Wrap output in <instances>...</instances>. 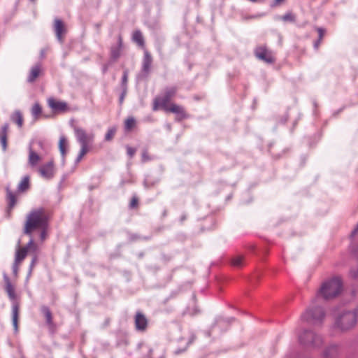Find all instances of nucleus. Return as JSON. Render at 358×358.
Masks as SVG:
<instances>
[{
    "instance_id": "f257e3e1",
    "label": "nucleus",
    "mask_w": 358,
    "mask_h": 358,
    "mask_svg": "<svg viewBox=\"0 0 358 358\" xmlns=\"http://www.w3.org/2000/svg\"><path fill=\"white\" fill-rule=\"evenodd\" d=\"M342 287V281L339 277H334L324 282L312 302L313 306L303 313L302 318L312 324L320 323L324 317V313L321 307L316 306L320 304L322 299L329 300L338 296Z\"/></svg>"
},
{
    "instance_id": "f03ea898",
    "label": "nucleus",
    "mask_w": 358,
    "mask_h": 358,
    "mask_svg": "<svg viewBox=\"0 0 358 358\" xmlns=\"http://www.w3.org/2000/svg\"><path fill=\"white\" fill-rule=\"evenodd\" d=\"M177 91L178 88L175 86L166 87L161 95L154 99L152 110L157 111L163 109L166 112L176 114L179 120L186 118L187 115L184 108L170 102L176 95Z\"/></svg>"
},
{
    "instance_id": "7ed1b4c3",
    "label": "nucleus",
    "mask_w": 358,
    "mask_h": 358,
    "mask_svg": "<svg viewBox=\"0 0 358 358\" xmlns=\"http://www.w3.org/2000/svg\"><path fill=\"white\" fill-rule=\"evenodd\" d=\"M49 219V212L43 208L31 210L26 215L23 233L31 237L34 231L48 227Z\"/></svg>"
},
{
    "instance_id": "20e7f679",
    "label": "nucleus",
    "mask_w": 358,
    "mask_h": 358,
    "mask_svg": "<svg viewBox=\"0 0 358 358\" xmlns=\"http://www.w3.org/2000/svg\"><path fill=\"white\" fill-rule=\"evenodd\" d=\"M357 315L358 309L356 305L342 310L336 319V327L343 331L351 329L357 323Z\"/></svg>"
},
{
    "instance_id": "39448f33",
    "label": "nucleus",
    "mask_w": 358,
    "mask_h": 358,
    "mask_svg": "<svg viewBox=\"0 0 358 358\" xmlns=\"http://www.w3.org/2000/svg\"><path fill=\"white\" fill-rule=\"evenodd\" d=\"M37 250L38 246L34 243L33 238H31L25 246L19 247L16 250L14 262L21 264L28 252H36Z\"/></svg>"
},
{
    "instance_id": "423d86ee",
    "label": "nucleus",
    "mask_w": 358,
    "mask_h": 358,
    "mask_svg": "<svg viewBox=\"0 0 358 358\" xmlns=\"http://www.w3.org/2000/svg\"><path fill=\"white\" fill-rule=\"evenodd\" d=\"M255 57L267 64H273L275 62V57L271 50L266 45H261L255 49Z\"/></svg>"
},
{
    "instance_id": "0eeeda50",
    "label": "nucleus",
    "mask_w": 358,
    "mask_h": 358,
    "mask_svg": "<svg viewBox=\"0 0 358 358\" xmlns=\"http://www.w3.org/2000/svg\"><path fill=\"white\" fill-rule=\"evenodd\" d=\"M299 340L301 343L313 347L320 346L322 342L321 337L312 331H304L299 336Z\"/></svg>"
},
{
    "instance_id": "6e6552de",
    "label": "nucleus",
    "mask_w": 358,
    "mask_h": 358,
    "mask_svg": "<svg viewBox=\"0 0 358 358\" xmlns=\"http://www.w3.org/2000/svg\"><path fill=\"white\" fill-rule=\"evenodd\" d=\"M41 176L45 179L50 180L55 176L56 168L53 159L42 164L38 168Z\"/></svg>"
},
{
    "instance_id": "1a4fd4ad",
    "label": "nucleus",
    "mask_w": 358,
    "mask_h": 358,
    "mask_svg": "<svg viewBox=\"0 0 358 358\" xmlns=\"http://www.w3.org/2000/svg\"><path fill=\"white\" fill-rule=\"evenodd\" d=\"M48 106L55 113H64L69 110L67 103L65 101L58 100L54 97H49L47 99Z\"/></svg>"
},
{
    "instance_id": "9d476101",
    "label": "nucleus",
    "mask_w": 358,
    "mask_h": 358,
    "mask_svg": "<svg viewBox=\"0 0 358 358\" xmlns=\"http://www.w3.org/2000/svg\"><path fill=\"white\" fill-rule=\"evenodd\" d=\"M74 131L76 138L80 145H89L93 141L94 134H87L85 129L80 127H76Z\"/></svg>"
},
{
    "instance_id": "9b49d317",
    "label": "nucleus",
    "mask_w": 358,
    "mask_h": 358,
    "mask_svg": "<svg viewBox=\"0 0 358 358\" xmlns=\"http://www.w3.org/2000/svg\"><path fill=\"white\" fill-rule=\"evenodd\" d=\"M134 323L136 329L143 332L148 328V320L143 313L138 311L134 317Z\"/></svg>"
},
{
    "instance_id": "f8f14e48",
    "label": "nucleus",
    "mask_w": 358,
    "mask_h": 358,
    "mask_svg": "<svg viewBox=\"0 0 358 358\" xmlns=\"http://www.w3.org/2000/svg\"><path fill=\"white\" fill-rule=\"evenodd\" d=\"M43 74L42 65L37 64L31 67L30 69L29 76L27 77V81L29 83L34 82L41 75Z\"/></svg>"
},
{
    "instance_id": "ddd939ff",
    "label": "nucleus",
    "mask_w": 358,
    "mask_h": 358,
    "mask_svg": "<svg viewBox=\"0 0 358 358\" xmlns=\"http://www.w3.org/2000/svg\"><path fill=\"white\" fill-rule=\"evenodd\" d=\"M41 156H40L31 148H29L28 155V165L32 169L35 168L41 161Z\"/></svg>"
},
{
    "instance_id": "4468645a",
    "label": "nucleus",
    "mask_w": 358,
    "mask_h": 358,
    "mask_svg": "<svg viewBox=\"0 0 358 358\" xmlns=\"http://www.w3.org/2000/svg\"><path fill=\"white\" fill-rule=\"evenodd\" d=\"M6 199L8 203V211L10 214L17 203V196L8 187L6 188Z\"/></svg>"
},
{
    "instance_id": "2eb2a0df",
    "label": "nucleus",
    "mask_w": 358,
    "mask_h": 358,
    "mask_svg": "<svg viewBox=\"0 0 358 358\" xmlns=\"http://www.w3.org/2000/svg\"><path fill=\"white\" fill-rule=\"evenodd\" d=\"M55 31L56 36L59 41H62L63 35L66 32L64 24L61 20L56 19L54 23Z\"/></svg>"
},
{
    "instance_id": "dca6fc26",
    "label": "nucleus",
    "mask_w": 358,
    "mask_h": 358,
    "mask_svg": "<svg viewBox=\"0 0 358 358\" xmlns=\"http://www.w3.org/2000/svg\"><path fill=\"white\" fill-rule=\"evenodd\" d=\"M122 45H123L122 37L120 35H119L117 46L112 47L110 49V57L113 59L116 60L120 57V56L121 55V50L122 48Z\"/></svg>"
},
{
    "instance_id": "f3484780",
    "label": "nucleus",
    "mask_w": 358,
    "mask_h": 358,
    "mask_svg": "<svg viewBox=\"0 0 358 358\" xmlns=\"http://www.w3.org/2000/svg\"><path fill=\"white\" fill-rule=\"evenodd\" d=\"M9 126L8 124L3 125L0 130V143L3 150L7 148V138L8 134Z\"/></svg>"
},
{
    "instance_id": "a211bd4d",
    "label": "nucleus",
    "mask_w": 358,
    "mask_h": 358,
    "mask_svg": "<svg viewBox=\"0 0 358 358\" xmlns=\"http://www.w3.org/2000/svg\"><path fill=\"white\" fill-rule=\"evenodd\" d=\"M152 63V57L150 53L147 50H144V56L143 59V70L144 72L148 73L150 72L151 65Z\"/></svg>"
},
{
    "instance_id": "6ab92c4d",
    "label": "nucleus",
    "mask_w": 358,
    "mask_h": 358,
    "mask_svg": "<svg viewBox=\"0 0 358 358\" xmlns=\"http://www.w3.org/2000/svg\"><path fill=\"white\" fill-rule=\"evenodd\" d=\"M338 348L336 345H329L324 352V358H336L338 355Z\"/></svg>"
},
{
    "instance_id": "aec40b11",
    "label": "nucleus",
    "mask_w": 358,
    "mask_h": 358,
    "mask_svg": "<svg viewBox=\"0 0 358 358\" xmlns=\"http://www.w3.org/2000/svg\"><path fill=\"white\" fill-rule=\"evenodd\" d=\"M352 253L355 257L358 259V245L352 246ZM349 275L352 279H358V264L357 266L352 268L350 269Z\"/></svg>"
},
{
    "instance_id": "412c9836",
    "label": "nucleus",
    "mask_w": 358,
    "mask_h": 358,
    "mask_svg": "<svg viewBox=\"0 0 358 358\" xmlns=\"http://www.w3.org/2000/svg\"><path fill=\"white\" fill-rule=\"evenodd\" d=\"M5 283H6V292H7L9 298L11 300H15L16 298L15 292V287L12 285L10 279L8 277L4 278Z\"/></svg>"
},
{
    "instance_id": "4be33fe9",
    "label": "nucleus",
    "mask_w": 358,
    "mask_h": 358,
    "mask_svg": "<svg viewBox=\"0 0 358 358\" xmlns=\"http://www.w3.org/2000/svg\"><path fill=\"white\" fill-rule=\"evenodd\" d=\"M13 325L15 332L18 331L19 306L15 303L12 308Z\"/></svg>"
},
{
    "instance_id": "5701e85b",
    "label": "nucleus",
    "mask_w": 358,
    "mask_h": 358,
    "mask_svg": "<svg viewBox=\"0 0 358 358\" xmlns=\"http://www.w3.org/2000/svg\"><path fill=\"white\" fill-rule=\"evenodd\" d=\"M10 120L15 123L18 127L21 128L23 125L24 119L22 113L20 110H15L10 116Z\"/></svg>"
},
{
    "instance_id": "b1692460",
    "label": "nucleus",
    "mask_w": 358,
    "mask_h": 358,
    "mask_svg": "<svg viewBox=\"0 0 358 358\" xmlns=\"http://www.w3.org/2000/svg\"><path fill=\"white\" fill-rule=\"evenodd\" d=\"M68 147L69 143L66 138L64 136H61L59 141V150L63 157H65L67 152Z\"/></svg>"
},
{
    "instance_id": "393cba45",
    "label": "nucleus",
    "mask_w": 358,
    "mask_h": 358,
    "mask_svg": "<svg viewBox=\"0 0 358 358\" xmlns=\"http://www.w3.org/2000/svg\"><path fill=\"white\" fill-rule=\"evenodd\" d=\"M132 40L141 48H145L144 38L141 31L136 30L133 33Z\"/></svg>"
},
{
    "instance_id": "a878e982",
    "label": "nucleus",
    "mask_w": 358,
    "mask_h": 358,
    "mask_svg": "<svg viewBox=\"0 0 358 358\" xmlns=\"http://www.w3.org/2000/svg\"><path fill=\"white\" fill-rule=\"evenodd\" d=\"M31 113L34 121L39 120L42 114V107L38 103H35L31 108Z\"/></svg>"
},
{
    "instance_id": "bb28decb",
    "label": "nucleus",
    "mask_w": 358,
    "mask_h": 358,
    "mask_svg": "<svg viewBox=\"0 0 358 358\" xmlns=\"http://www.w3.org/2000/svg\"><path fill=\"white\" fill-rule=\"evenodd\" d=\"M30 183H29V177L24 176L20 182L18 184L17 190L20 192H24L29 189Z\"/></svg>"
},
{
    "instance_id": "cd10ccee",
    "label": "nucleus",
    "mask_w": 358,
    "mask_h": 358,
    "mask_svg": "<svg viewBox=\"0 0 358 358\" xmlns=\"http://www.w3.org/2000/svg\"><path fill=\"white\" fill-rule=\"evenodd\" d=\"M117 131V128L115 127H110L108 129L106 135H105V140L106 141H110L113 139L115 134Z\"/></svg>"
},
{
    "instance_id": "c85d7f7f",
    "label": "nucleus",
    "mask_w": 358,
    "mask_h": 358,
    "mask_svg": "<svg viewBox=\"0 0 358 358\" xmlns=\"http://www.w3.org/2000/svg\"><path fill=\"white\" fill-rule=\"evenodd\" d=\"M136 124V120L134 117H129L124 122V127L127 131L131 130Z\"/></svg>"
},
{
    "instance_id": "c756f323",
    "label": "nucleus",
    "mask_w": 358,
    "mask_h": 358,
    "mask_svg": "<svg viewBox=\"0 0 358 358\" xmlns=\"http://www.w3.org/2000/svg\"><path fill=\"white\" fill-rule=\"evenodd\" d=\"M244 257L243 256L238 255L236 256L231 259V264L234 266L240 267L243 265Z\"/></svg>"
},
{
    "instance_id": "7c9ffc66",
    "label": "nucleus",
    "mask_w": 358,
    "mask_h": 358,
    "mask_svg": "<svg viewBox=\"0 0 358 358\" xmlns=\"http://www.w3.org/2000/svg\"><path fill=\"white\" fill-rule=\"evenodd\" d=\"M280 18L284 22H293L296 20L295 15L292 12H288L284 15L280 17Z\"/></svg>"
},
{
    "instance_id": "2f4dec72",
    "label": "nucleus",
    "mask_w": 358,
    "mask_h": 358,
    "mask_svg": "<svg viewBox=\"0 0 358 358\" xmlns=\"http://www.w3.org/2000/svg\"><path fill=\"white\" fill-rule=\"evenodd\" d=\"M43 313L46 318L47 322L49 324H51L52 323V313H51L50 309L47 307H44L43 308Z\"/></svg>"
},
{
    "instance_id": "473e14b6",
    "label": "nucleus",
    "mask_w": 358,
    "mask_h": 358,
    "mask_svg": "<svg viewBox=\"0 0 358 358\" xmlns=\"http://www.w3.org/2000/svg\"><path fill=\"white\" fill-rule=\"evenodd\" d=\"M81 148L80 150V153L78 157V161H80L83 156H85L89 151V145H80Z\"/></svg>"
},
{
    "instance_id": "72a5a7b5",
    "label": "nucleus",
    "mask_w": 358,
    "mask_h": 358,
    "mask_svg": "<svg viewBox=\"0 0 358 358\" xmlns=\"http://www.w3.org/2000/svg\"><path fill=\"white\" fill-rule=\"evenodd\" d=\"M138 199L136 196H134L131 199V201L129 203V207L131 208H138Z\"/></svg>"
},
{
    "instance_id": "f704fd0d",
    "label": "nucleus",
    "mask_w": 358,
    "mask_h": 358,
    "mask_svg": "<svg viewBox=\"0 0 358 358\" xmlns=\"http://www.w3.org/2000/svg\"><path fill=\"white\" fill-rule=\"evenodd\" d=\"M142 161L143 162H148L152 159V157H150L148 151L147 150H144L142 152Z\"/></svg>"
},
{
    "instance_id": "c9c22d12",
    "label": "nucleus",
    "mask_w": 358,
    "mask_h": 358,
    "mask_svg": "<svg viewBox=\"0 0 358 358\" xmlns=\"http://www.w3.org/2000/svg\"><path fill=\"white\" fill-rule=\"evenodd\" d=\"M20 264H18L17 262H13V274L15 276H17L18 275V271H19V268H20Z\"/></svg>"
},
{
    "instance_id": "e433bc0d",
    "label": "nucleus",
    "mask_w": 358,
    "mask_h": 358,
    "mask_svg": "<svg viewBox=\"0 0 358 358\" xmlns=\"http://www.w3.org/2000/svg\"><path fill=\"white\" fill-rule=\"evenodd\" d=\"M136 152V150L130 146H127V153L130 157H133Z\"/></svg>"
},
{
    "instance_id": "4c0bfd02",
    "label": "nucleus",
    "mask_w": 358,
    "mask_h": 358,
    "mask_svg": "<svg viewBox=\"0 0 358 358\" xmlns=\"http://www.w3.org/2000/svg\"><path fill=\"white\" fill-rule=\"evenodd\" d=\"M46 229H47V228L38 229V231H40V238L42 241H43L46 238V236H47Z\"/></svg>"
},
{
    "instance_id": "58836bf2",
    "label": "nucleus",
    "mask_w": 358,
    "mask_h": 358,
    "mask_svg": "<svg viewBox=\"0 0 358 358\" xmlns=\"http://www.w3.org/2000/svg\"><path fill=\"white\" fill-rule=\"evenodd\" d=\"M33 253H34V256H33L32 261H31V268L34 267V265L36 264V262L38 261V257H37L36 252H33Z\"/></svg>"
},
{
    "instance_id": "ea45409f",
    "label": "nucleus",
    "mask_w": 358,
    "mask_h": 358,
    "mask_svg": "<svg viewBox=\"0 0 358 358\" xmlns=\"http://www.w3.org/2000/svg\"><path fill=\"white\" fill-rule=\"evenodd\" d=\"M285 1V0H274L273 2L271 4V6L272 7H276V6L280 5L281 3H282Z\"/></svg>"
},
{
    "instance_id": "a19ab883",
    "label": "nucleus",
    "mask_w": 358,
    "mask_h": 358,
    "mask_svg": "<svg viewBox=\"0 0 358 358\" xmlns=\"http://www.w3.org/2000/svg\"><path fill=\"white\" fill-rule=\"evenodd\" d=\"M317 31L319 33L320 39L322 40L324 36V30L322 28H318Z\"/></svg>"
},
{
    "instance_id": "79ce46f5",
    "label": "nucleus",
    "mask_w": 358,
    "mask_h": 358,
    "mask_svg": "<svg viewBox=\"0 0 358 358\" xmlns=\"http://www.w3.org/2000/svg\"><path fill=\"white\" fill-rule=\"evenodd\" d=\"M123 82L126 83L127 81V74L126 72H124L122 78Z\"/></svg>"
},
{
    "instance_id": "37998d69",
    "label": "nucleus",
    "mask_w": 358,
    "mask_h": 358,
    "mask_svg": "<svg viewBox=\"0 0 358 358\" xmlns=\"http://www.w3.org/2000/svg\"><path fill=\"white\" fill-rule=\"evenodd\" d=\"M187 219L186 215H181L180 220L181 222H183Z\"/></svg>"
},
{
    "instance_id": "c03bdc74",
    "label": "nucleus",
    "mask_w": 358,
    "mask_h": 358,
    "mask_svg": "<svg viewBox=\"0 0 358 358\" xmlns=\"http://www.w3.org/2000/svg\"><path fill=\"white\" fill-rule=\"evenodd\" d=\"M357 231H358V224H357V227L354 230V231L352 232V234H355Z\"/></svg>"
},
{
    "instance_id": "a18cd8bd",
    "label": "nucleus",
    "mask_w": 358,
    "mask_h": 358,
    "mask_svg": "<svg viewBox=\"0 0 358 358\" xmlns=\"http://www.w3.org/2000/svg\"><path fill=\"white\" fill-rule=\"evenodd\" d=\"M30 1H32V2H34L36 0H30Z\"/></svg>"
}]
</instances>
